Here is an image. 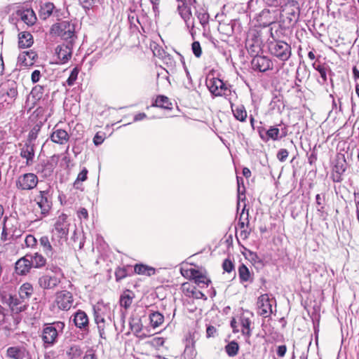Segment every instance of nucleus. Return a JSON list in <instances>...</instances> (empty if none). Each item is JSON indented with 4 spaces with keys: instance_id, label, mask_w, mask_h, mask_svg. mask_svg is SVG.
Returning a JSON list of instances; mask_svg holds the SVG:
<instances>
[{
    "instance_id": "f257e3e1",
    "label": "nucleus",
    "mask_w": 359,
    "mask_h": 359,
    "mask_svg": "<svg viewBox=\"0 0 359 359\" xmlns=\"http://www.w3.org/2000/svg\"><path fill=\"white\" fill-rule=\"evenodd\" d=\"M194 3H196L195 0H188V2L180 1L177 5L179 13L184 20L193 39L196 34V31L194 29V19L192 17L191 5Z\"/></svg>"
},
{
    "instance_id": "f03ea898",
    "label": "nucleus",
    "mask_w": 359,
    "mask_h": 359,
    "mask_svg": "<svg viewBox=\"0 0 359 359\" xmlns=\"http://www.w3.org/2000/svg\"><path fill=\"white\" fill-rule=\"evenodd\" d=\"M52 34L58 36L64 40H73L75 36V24L71 21H62L52 25Z\"/></svg>"
},
{
    "instance_id": "7ed1b4c3",
    "label": "nucleus",
    "mask_w": 359,
    "mask_h": 359,
    "mask_svg": "<svg viewBox=\"0 0 359 359\" xmlns=\"http://www.w3.org/2000/svg\"><path fill=\"white\" fill-rule=\"evenodd\" d=\"M269 51L272 55L283 62L288 60L292 55L290 46L283 41L270 43Z\"/></svg>"
},
{
    "instance_id": "20e7f679",
    "label": "nucleus",
    "mask_w": 359,
    "mask_h": 359,
    "mask_svg": "<svg viewBox=\"0 0 359 359\" xmlns=\"http://www.w3.org/2000/svg\"><path fill=\"white\" fill-rule=\"evenodd\" d=\"M40 209V215H36L38 219L46 217L51 209L52 202L48 190L39 191L34 200Z\"/></svg>"
},
{
    "instance_id": "39448f33",
    "label": "nucleus",
    "mask_w": 359,
    "mask_h": 359,
    "mask_svg": "<svg viewBox=\"0 0 359 359\" xmlns=\"http://www.w3.org/2000/svg\"><path fill=\"white\" fill-rule=\"evenodd\" d=\"M39 182L38 177L32 172L25 173L18 177L16 180V187L22 191H29L34 189Z\"/></svg>"
},
{
    "instance_id": "423d86ee",
    "label": "nucleus",
    "mask_w": 359,
    "mask_h": 359,
    "mask_svg": "<svg viewBox=\"0 0 359 359\" xmlns=\"http://www.w3.org/2000/svg\"><path fill=\"white\" fill-rule=\"evenodd\" d=\"M54 302L59 309L68 311L73 306L74 297L70 292L62 290L56 292Z\"/></svg>"
},
{
    "instance_id": "0eeeda50",
    "label": "nucleus",
    "mask_w": 359,
    "mask_h": 359,
    "mask_svg": "<svg viewBox=\"0 0 359 359\" xmlns=\"http://www.w3.org/2000/svg\"><path fill=\"white\" fill-rule=\"evenodd\" d=\"M69 223L67 221V215L61 214L55 223V228L53 231V236L57 235L60 239H66L69 233Z\"/></svg>"
},
{
    "instance_id": "6e6552de",
    "label": "nucleus",
    "mask_w": 359,
    "mask_h": 359,
    "mask_svg": "<svg viewBox=\"0 0 359 359\" xmlns=\"http://www.w3.org/2000/svg\"><path fill=\"white\" fill-rule=\"evenodd\" d=\"M57 334L55 329L50 324H46L42 330L41 339L45 347L53 346L57 341Z\"/></svg>"
},
{
    "instance_id": "1a4fd4ad",
    "label": "nucleus",
    "mask_w": 359,
    "mask_h": 359,
    "mask_svg": "<svg viewBox=\"0 0 359 359\" xmlns=\"http://www.w3.org/2000/svg\"><path fill=\"white\" fill-rule=\"evenodd\" d=\"M277 13L275 11H271L269 8L263 9L257 15V22L262 27H267L274 23L277 20Z\"/></svg>"
},
{
    "instance_id": "9d476101",
    "label": "nucleus",
    "mask_w": 359,
    "mask_h": 359,
    "mask_svg": "<svg viewBox=\"0 0 359 359\" xmlns=\"http://www.w3.org/2000/svg\"><path fill=\"white\" fill-rule=\"evenodd\" d=\"M254 70L264 72L272 69L271 61L266 56L255 55L251 62Z\"/></svg>"
},
{
    "instance_id": "9b49d317",
    "label": "nucleus",
    "mask_w": 359,
    "mask_h": 359,
    "mask_svg": "<svg viewBox=\"0 0 359 359\" xmlns=\"http://www.w3.org/2000/svg\"><path fill=\"white\" fill-rule=\"evenodd\" d=\"M206 86L213 95L222 96L224 94L226 84L219 79L211 78L206 80Z\"/></svg>"
},
{
    "instance_id": "f8f14e48",
    "label": "nucleus",
    "mask_w": 359,
    "mask_h": 359,
    "mask_svg": "<svg viewBox=\"0 0 359 359\" xmlns=\"http://www.w3.org/2000/svg\"><path fill=\"white\" fill-rule=\"evenodd\" d=\"M55 54L61 63L67 62L71 58L72 54V41L67 44L58 45L55 48Z\"/></svg>"
},
{
    "instance_id": "ddd939ff",
    "label": "nucleus",
    "mask_w": 359,
    "mask_h": 359,
    "mask_svg": "<svg viewBox=\"0 0 359 359\" xmlns=\"http://www.w3.org/2000/svg\"><path fill=\"white\" fill-rule=\"evenodd\" d=\"M257 306L259 315L264 318L269 316L272 313V305L269 297L266 294H262L259 297Z\"/></svg>"
},
{
    "instance_id": "4468645a",
    "label": "nucleus",
    "mask_w": 359,
    "mask_h": 359,
    "mask_svg": "<svg viewBox=\"0 0 359 359\" xmlns=\"http://www.w3.org/2000/svg\"><path fill=\"white\" fill-rule=\"evenodd\" d=\"M34 154V145L32 143L31 140L26 142L23 147L20 149V155L22 158L26 159V165L27 166L33 164Z\"/></svg>"
},
{
    "instance_id": "2eb2a0df",
    "label": "nucleus",
    "mask_w": 359,
    "mask_h": 359,
    "mask_svg": "<svg viewBox=\"0 0 359 359\" xmlns=\"http://www.w3.org/2000/svg\"><path fill=\"white\" fill-rule=\"evenodd\" d=\"M73 321L76 327L83 331H88V317L84 311L81 310L76 311L74 315Z\"/></svg>"
},
{
    "instance_id": "dca6fc26",
    "label": "nucleus",
    "mask_w": 359,
    "mask_h": 359,
    "mask_svg": "<svg viewBox=\"0 0 359 359\" xmlns=\"http://www.w3.org/2000/svg\"><path fill=\"white\" fill-rule=\"evenodd\" d=\"M60 283V279L55 276L44 275L39 278V285L45 290H50L56 287Z\"/></svg>"
},
{
    "instance_id": "f3484780",
    "label": "nucleus",
    "mask_w": 359,
    "mask_h": 359,
    "mask_svg": "<svg viewBox=\"0 0 359 359\" xmlns=\"http://www.w3.org/2000/svg\"><path fill=\"white\" fill-rule=\"evenodd\" d=\"M36 57L37 54L32 50L24 51L19 55L18 57V63L20 66H32Z\"/></svg>"
},
{
    "instance_id": "a211bd4d",
    "label": "nucleus",
    "mask_w": 359,
    "mask_h": 359,
    "mask_svg": "<svg viewBox=\"0 0 359 359\" xmlns=\"http://www.w3.org/2000/svg\"><path fill=\"white\" fill-rule=\"evenodd\" d=\"M15 272L18 275L27 274L32 268L27 255L18 259L15 263Z\"/></svg>"
},
{
    "instance_id": "6ab92c4d",
    "label": "nucleus",
    "mask_w": 359,
    "mask_h": 359,
    "mask_svg": "<svg viewBox=\"0 0 359 359\" xmlns=\"http://www.w3.org/2000/svg\"><path fill=\"white\" fill-rule=\"evenodd\" d=\"M50 140L54 143L64 144L69 141V135L65 130L54 128V130L50 135Z\"/></svg>"
},
{
    "instance_id": "aec40b11",
    "label": "nucleus",
    "mask_w": 359,
    "mask_h": 359,
    "mask_svg": "<svg viewBox=\"0 0 359 359\" xmlns=\"http://www.w3.org/2000/svg\"><path fill=\"white\" fill-rule=\"evenodd\" d=\"M25 302H22V299L19 296L10 295L8 299V304L13 311L19 313L24 311L26 309Z\"/></svg>"
},
{
    "instance_id": "412c9836",
    "label": "nucleus",
    "mask_w": 359,
    "mask_h": 359,
    "mask_svg": "<svg viewBox=\"0 0 359 359\" xmlns=\"http://www.w3.org/2000/svg\"><path fill=\"white\" fill-rule=\"evenodd\" d=\"M230 106L234 118L241 122H245L247 118V111L244 105H235L230 101Z\"/></svg>"
},
{
    "instance_id": "4be33fe9",
    "label": "nucleus",
    "mask_w": 359,
    "mask_h": 359,
    "mask_svg": "<svg viewBox=\"0 0 359 359\" xmlns=\"http://www.w3.org/2000/svg\"><path fill=\"white\" fill-rule=\"evenodd\" d=\"M17 14L28 26L33 25L36 21L35 13L32 9L18 11Z\"/></svg>"
},
{
    "instance_id": "5701e85b",
    "label": "nucleus",
    "mask_w": 359,
    "mask_h": 359,
    "mask_svg": "<svg viewBox=\"0 0 359 359\" xmlns=\"http://www.w3.org/2000/svg\"><path fill=\"white\" fill-rule=\"evenodd\" d=\"M32 35L27 32H20L18 35V45L21 48H27L33 44Z\"/></svg>"
},
{
    "instance_id": "b1692460",
    "label": "nucleus",
    "mask_w": 359,
    "mask_h": 359,
    "mask_svg": "<svg viewBox=\"0 0 359 359\" xmlns=\"http://www.w3.org/2000/svg\"><path fill=\"white\" fill-rule=\"evenodd\" d=\"M55 6L49 1L41 2L39 9V16L43 20H46L52 14Z\"/></svg>"
},
{
    "instance_id": "393cba45",
    "label": "nucleus",
    "mask_w": 359,
    "mask_h": 359,
    "mask_svg": "<svg viewBox=\"0 0 359 359\" xmlns=\"http://www.w3.org/2000/svg\"><path fill=\"white\" fill-rule=\"evenodd\" d=\"M2 90L11 99H15L18 95L17 84L13 81H8L4 83Z\"/></svg>"
},
{
    "instance_id": "a878e982",
    "label": "nucleus",
    "mask_w": 359,
    "mask_h": 359,
    "mask_svg": "<svg viewBox=\"0 0 359 359\" xmlns=\"http://www.w3.org/2000/svg\"><path fill=\"white\" fill-rule=\"evenodd\" d=\"M240 323L241 325V332L243 335L250 337L252 334L251 333V325L252 321L250 318L243 314L240 318Z\"/></svg>"
},
{
    "instance_id": "bb28decb",
    "label": "nucleus",
    "mask_w": 359,
    "mask_h": 359,
    "mask_svg": "<svg viewBox=\"0 0 359 359\" xmlns=\"http://www.w3.org/2000/svg\"><path fill=\"white\" fill-rule=\"evenodd\" d=\"M37 173H41L44 177L50 176L53 172L52 163L43 161L39 163L35 168Z\"/></svg>"
},
{
    "instance_id": "cd10ccee",
    "label": "nucleus",
    "mask_w": 359,
    "mask_h": 359,
    "mask_svg": "<svg viewBox=\"0 0 359 359\" xmlns=\"http://www.w3.org/2000/svg\"><path fill=\"white\" fill-rule=\"evenodd\" d=\"M34 292L32 285L29 283L22 284L19 289V296L22 302H26L29 299Z\"/></svg>"
},
{
    "instance_id": "c85d7f7f",
    "label": "nucleus",
    "mask_w": 359,
    "mask_h": 359,
    "mask_svg": "<svg viewBox=\"0 0 359 359\" xmlns=\"http://www.w3.org/2000/svg\"><path fill=\"white\" fill-rule=\"evenodd\" d=\"M190 273L195 283L201 286V285H208L210 280L201 272L196 269H191Z\"/></svg>"
},
{
    "instance_id": "c756f323",
    "label": "nucleus",
    "mask_w": 359,
    "mask_h": 359,
    "mask_svg": "<svg viewBox=\"0 0 359 359\" xmlns=\"http://www.w3.org/2000/svg\"><path fill=\"white\" fill-rule=\"evenodd\" d=\"M32 267L40 268L46 264V259L40 254L36 252L34 255L27 254Z\"/></svg>"
},
{
    "instance_id": "7c9ffc66",
    "label": "nucleus",
    "mask_w": 359,
    "mask_h": 359,
    "mask_svg": "<svg viewBox=\"0 0 359 359\" xmlns=\"http://www.w3.org/2000/svg\"><path fill=\"white\" fill-rule=\"evenodd\" d=\"M135 272L140 275L151 276L156 272V269L151 266L144 264H136L134 267Z\"/></svg>"
},
{
    "instance_id": "2f4dec72",
    "label": "nucleus",
    "mask_w": 359,
    "mask_h": 359,
    "mask_svg": "<svg viewBox=\"0 0 359 359\" xmlns=\"http://www.w3.org/2000/svg\"><path fill=\"white\" fill-rule=\"evenodd\" d=\"M129 325L131 331L136 335H137L142 329V324L141 319L138 317H131L129 320Z\"/></svg>"
},
{
    "instance_id": "473e14b6",
    "label": "nucleus",
    "mask_w": 359,
    "mask_h": 359,
    "mask_svg": "<svg viewBox=\"0 0 359 359\" xmlns=\"http://www.w3.org/2000/svg\"><path fill=\"white\" fill-rule=\"evenodd\" d=\"M7 355L13 359H22L25 355V351L21 348L12 346L8 348Z\"/></svg>"
},
{
    "instance_id": "72a5a7b5",
    "label": "nucleus",
    "mask_w": 359,
    "mask_h": 359,
    "mask_svg": "<svg viewBox=\"0 0 359 359\" xmlns=\"http://www.w3.org/2000/svg\"><path fill=\"white\" fill-rule=\"evenodd\" d=\"M149 319L151 325L154 328L159 327L164 321L163 316L158 311L151 313Z\"/></svg>"
},
{
    "instance_id": "f704fd0d",
    "label": "nucleus",
    "mask_w": 359,
    "mask_h": 359,
    "mask_svg": "<svg viewBox=\"0 0 359 359\" xmlns=\"http://www.w3.org/2000/svg\"><path fill=\"white\" fill-rule=\"evenodd\" d=\"M238 276L241 282L252 281L251 275L248 267L241 264L238 268Z\"/></svg>"
},
{
    "instance_id": "c9c22d12",
    "label": "nucleus",
    "mask_w": 359,
    "mask_h": 359,
    "mask_svg": "<svg viewBox=\"0 0 359 359\" xmlns=\"http://www.w3.org/2000/svg\"><path fill=\"white\" fill-rule=\"evenodd\" d=\"M153 106L163 109H171L172 103L169 101V99L167 97L159 95L156 97Z\"/></svg>"
},
{
    "instance_id": "e433bc0d",
    "label": "nucleus",
    "mask_w": 359,
    "mask_h": 359,
    "mask_svg": "<svg viewBox=\"0 0 359 359\" xmlns=\"http://www.w3.org/2000/svg\"><path fill=\"white\" fill-rule=\"evenodd\" d=\"M40 245L43 248V252L48 256H52L53 254V247L49 241L48 236H42L40 238Z\"/></svg>"
},
{
    "instance_id": "4c0bfd02",
    "label": "nucleus",
    "mask_w": 359,
    "mask_h": 359,
    "mask_svg": "<svg viewBox=\"0 0 359 359\" xmlns=\"http://www.w3.org/2000/svg\"><path fill=\"white\" fill-rule=\"evenodd\" d=\"M66 353L71 359H74L81 356L82 351L79 346L72 345L68 348Z\"/></svg>"
},
{
    "instance_id": "58836bf2",
    "label": "nucleus",
    "mask_w": 359,
    "mask_h": 359,
    "mask_svg": "<svg viewBox=\"0 0 359 359\" xmlns=\"http://www.w3.org/2000/svg\"><path fill=\"white\" fill-rule=\"evenodd\" d=\"M225 350L229 356L233 357L237 355L239 346L237 342L232 341L225 346Z\"/></svg>"
},
{
    "instance_id": "ea45409f",
    "label": "nucleus",
    "mask_w": 359,
    "mask_h": 359,
    "mask_svg": "<svg viewBox=\"0 0 359 359\" xmlns=\"http://www.w3.org/2000/svg\"><path fill=\"white\" fill-rule=\"evenodd\" d=\"M196 15L199 20V22L202 26L205 27L206 25L208 24L209 14L204 10L201 9L198 11H196Z\"/></svg>"
},
{
    "instance_id": "a19ab883",
    "label": "nucleus",
    "mask_w": 359,
    "mask_h": 359,
    "mask_svg": "<svg viewBox=\"0 0 359 359\" xmlns=\"http://www.w3.org/2000/svg\"><path fill=\"white\" fill-rule=\"evenodd\" d=\"M246 48H248L249 53L255 54L256 55L260 49L259 45L257 43V40H255V41L249 39L247 40Z\"/></svg>"
},
{
    "instance_id": "79ce46f5",
    "label": "nucleus",
    "mask_w": 359,
    "mask_h": 359,
    "mask_svg": "<svg viewBox=\"0 0 359 359\" xmlns=\"http://www.w3.org/2000/svg\"><path fill=\"white\" fill-rule=\"evenodd\" d=\"M43 92L44 87L41 85H36L32 88L31 95L36 100H40L43 96Z\"/></svg>"
},
{
    "instance_id": "37998d69",
    "label": "nucleus",
    "mask_w": 359,
    "mask_h": 359,
    "mask_svg": "<svg viewBox=\"0 0 359 359\" xmlns=\"http://www.w3.org/2000/svg\"><path fill=\"white\" fill-rule=\"evenodd\" d=\"M88 170L86 168H83V170L79 173L76 180L74 183V186L75 188L79 189V184L80 182H84L87 179Z\"/></svg>"
},
{
    "instance_id": "c03bdc74",
    "label": "nucleus",
    "mask_w": 359,
    "mask_h": 359,
    "mask_svg": "<svg viewBox=\"0 0 359 359\" xmlns=\"http://www.w3.org/2000/svg\"><path fill=\"white\" fill-rule=\"evenodd\" d=\"M79 72V69L78 67H74L72 70L71 74L67 80V83L69 86H72L74 84L76 80L77 79Z\"/></svg>"
},
{
    "instance_id": "a18cd8bd",
    "label": "nucleus",
    "mask_w": 359,
    "mask_h": 359,
    "mask_svg": "<svg viewBox=\"0 0 359 359\" xmlns=\"http://www.w3.org/2000/svg\"><path fill=\"white\" fill-rule=\"evenodd\" d=\"M280 130L276 127H270V128L266 131V135L269 138H271L273 140H276L279 137Z\"/></svg>"
},
{
    "instance_id": "49530a36",
    "label": "nucleus",
    "mask_w": 359,
    "mask_h": 359,
    "mask_svg": "<svg viewBox=\"0 0 359 359\" xmlns=\"http://www.w3.org/2000/svg\"><path fill=\"white\" fill-rule=\"evenodd\" d=\"M133 302V299L129 294H124L121 296L120 299V304L125 309H128L130 306Z\"/></svg>"
},
{
    "instance_id": "de8ad7c7",
    "label": "nucleus",
    "mask_w": 359,
    "mask_h": 359,
    "mask_svg": "<svg viewBox=\"0 0 359 359\" xmlns=\"http://www.w3.org/2000/svg\"><path fill=\"white\" fill-rule=\"evenodd\" d=\"M191 50L193 51L194 55L196 57H200L202 55V49L201 47V44L198 41H194L191 44Z\"/></svg>"
},
{
    "instance_id": "09e8293b",
    "label": "nucleus",
    "mask_w": 359,
    "mask_h": 359,
    "mask_svg": "<svg viewBox=\"0 0 359 359\" xmlns=\"http://www.w3.org/2000/svg\"><path fill=\"white\" fill-rule=\"evenodd\" d=\"M346 170V165L345 161H338L334 167V172L337 173H344Z\"/></svg>"
},
{
    "instance_id": "8fccbe9b",
    "label": "nucleus",
    "mask_w": 359,
    "mask_h": 359,
    "mask_svg": "<svg viewBox=\"0 0 359 359\" xmlns=\"http://www.w3.org/2000/svg\"><path fill=\"white\" fill-rule=\"evenodd\" d=\"M191 294L189 296H191L192 297L199 299H207V297L201 291L196 290L195 287L191 289L190 290Z\"/></svg>"
},
{
    "instance_id": "3c124183",
    "label": "nucleus",
    "mask_w": 359,
    "mask_h": 359,
    "mask_svg": "<svg viewBox=\"0 0 359 359\" xmlns=\"http://www.w3.org/2000/svg\"><path fill=\"white\" fill-rule=\"evenodd\" d=\"M128 20L131 25L136 27L137 23L140 24L139 21V18L135 13L131 12L128 13Z\"/></svg>"
},
{
    "instance_id": "603ef678",
    "label": "nucleus",
    "mask_w": 359,
    "mask_h": 359,
    "mask_svg": "<svg viewBox=\"0 0 359 359\" xmlns=\"http://www.w3.org/2000/svg\"><path fill=\"white\" fill-rule=\"evenodd\" d=\"M55 329L56 334L58 335L60 332H62L65 328V323L61 321L55 322L52 324H50Z\"/></svg>"
},
{
    "instance_id": "864d4df0",
    "label": "nucleus",
    "mask_w": 359,
    "mask_h": 359,
    "mask_svg": "<svg viewBox=\"0 0 359 359\" xmlns=\"http://www.w3.org/2000/svg\"><path fill=\"white\" fill-rule=\"evenodd\" d=\"M83 8L89 10L95 4V0H79Z\"/></svg>"
},
{
    "instance_id": "5fc2aeb1",
    "label": "nucleus",
    "mask_w": 359,
    "mask_h": 359,
    "mask_svg": "<svg viewBox=\"0 0 359 359\" xmlns=\"http://www.w3.org/2000/svg\"><path fill=\"white\" fill-rule=\"evenodd\" d=\"M287 156H288V151L285 149H280L277 154V158L281 162L285 161L286 160V158H287Z\"/></svg>"
},
{
    "instance_id": "6e6d98bb",
    "label": "nucleus",
    "mask_w": 359,
    "mask_h": 359,
    "mask_svg": "<svg viewBox=\"0 0 359 359\" xmlns=\"http://www.w3.org/2000/svg\"><path fill=\"white\" fill-rule=\"evenodd\" d=\"M222 268L224 271L229 273L233 269V264L229 259H225L222 264Z\"/></svg>"
},
{
    "instance_id": "4d7b16f0",
    "label": "nucleus",
    "mask_w": 359,
    "mask_h": 359,
    "mask_svg": "<svg viewBox=\"0 0 359 359\" xmlns=\"http://www.w3.org/2000/svg\"><path fill=\"white\" fill-rule=\"evenodd\" d=\"M265 4L269 6H282L283 4L284 3L285 0H263Z\"/></svg>"
},
{
    "instance_id": "13d9d810",
    "label": "nucleus",
    "mask_w": 359,
    "mask_h": 359,
    "mask_svg": "<svg viewBox=\"0 0 359 359\" xmlns=\"http://www.w3.org/2000/svg\"><path fill=\"white\" fill-rule=\"evenodd\" d=\"M316 201L317 204V210L319 212H323V201L324 198L321 197L320 194H317L316 196Z\"/></svg>"
},
{
    "instance_id": "bf43d9fd",
    "label": "nucleus",
    "mask_w": 359,
    "mask_h": 359,
    "mask_svg": "<svg viewBox=\"0 0 359 359\" xmlns=\"http://www.w3.org/2000/svg\"><path fill=\"white\" fill-rule=\"evenodd\" d=\"M25 241L27 247H32L36 243V240L32 235L27 236Z\"/></svg>"
},
{
    "instance_id": "052dcab7",
    "label": "nucleus",
    "mask_w": 359,
    "mask_h": 359,
    "mask_svg": "<svg viewBox=\"0 0 359 359\" xmlns=\"http://www.w3.org/2000/svg\"><path fill=\"white\" fill-rule=\"evenodd\" d=\"M316 69L320 73L321 78L323 81L325 82L327 81V75L325 68L321 65H318L315 67Z\"/></svg>"
},
{
    "instance_id": "680f3d73",
    "label": "nucleus",
    "mask_w": 359,
    "mask_h": 359,
    "mask_svg": "<svg viewBox=\"0 0 359 359\" xmlns=\"http://www.w3.org/2000/svg\"><path fill=\"white\" fill-rule=\"evenodd\" d=\"M149 1H150L151 4H152V9L155 14V16L158 15H159V8H158L159 0H157V1L149 0Z\"/></svg>"
},
{
    "instance_id": "e2e57ef3",
    "label": "nucleus",
    "mask_w": 359,
    "mask_h": 359,
    "mask_svg": "<svg viewBox=\"0 0 359 359\" xmlns=\"http://www.w3.org/2000/svg\"><path fill=\"white\" fill-rule=\"evenodd\" d=\"M217 330L212 325H209L206 329V336L207 337H213L215 334L216 333Z\"/></svg>"
},
{
    "instance_id": "0e129e2a",
    "label": "nucleus",
    "mask_w": 359,
    "mask_h": 359,
    "mask_svg": "<svg viewBox=\"0 0 359 359\" xmlns=\"http://www.w3.org/2000/svg\"><path fill=\"white\" fill-rule=\"evenodd\" d=\"M41 78V72L39 70H34L32 74V76H31V79H32V81L33 83H36L39 81Z\"/></svg>"
},
{
    "instance_id": "69168bd1",
    "label": "nucleus",
    "mask_w": 359,
    "mask_h": 359,
    "mask_svg": "<svg viewBox=\"0 0 359 359\" xmlns=\"http://www.w3.org/2000/svg\"><path fill=\"white\" fill-rule=\"evenodd\" d=\"M232 93L235 94L236 95V92L235 91H232L231 89H229L226 86H225V90H224V94L222 95V96H224L225 97V98L228 99L230 101L231 97V95Z\"/></svg>"
},
{
    "instance_id": "338daca9",
    "label": "nucleus",
    "mask_w": 359,
    "mask_h": 359,
    "mask_svg": "<svg viewBox=\"0 0 359 359\" xmlns=\"http://www.w3.org/2000/svg\"><path fill=\"white\" fill-rule=\"evenodd\" d=\"M95 321L99 327V325H104V318L99 315L97 312H95Z\"/></svg>"
},
{
    "instance_id": "774afa93",
    "label": "nucleus",
    "mask_w": 359,
    "mask_h": 359,
    "mask_svg": "<svg viewBox=\"0 0 359 359\" xmlns=\"http://www.w3.org/2000/svg\"><path fill=\"white\" fill-rule=\"evenodd\" d=\"M287 351V347L285 345H281L278 347L277 354L280 357H283Z\"/></svg>"
}]
</instances>
